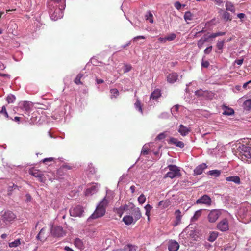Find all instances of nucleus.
Instances as JSON below:
<instances>
[{
    "mask_svg": "<svg viewBox=\"0 0 251 251\" xmlns=\"http://www.w3.org/2000/svg\"><path fill=\"white\" fill-rule=\"evenodd\" d=\"M49 8V14L50 18L54 21L63 17V10L65 8L66 4L60 5L57 7L54 6H48Z\"/></svg>",
    "mask_w": 251,
    "mask_h": 251,
    "instance_id": "f257e3e1",
    "label": "nucleus"
},
{
    "mask_svg": "<svg viewBox=\"0 0 251 251\" xmlns=\"http://www.w3.org/2000/svg\"><path fill=\"white\" fill-rule=\"evenodd\" d=\"M238 151L241 159L251 162V147L246 145H241L238 147Z\"/></svg>",
    "mask_w": 251,
    "mask_h": 251,
    "instance_id": "f03ea898",
    "label": "nucleus"
},
{
    "mask_svg": "<svg viewBox=\"0 0 251 251\" xmlns=\"http://www.w3.org/2000/svg\"><path fill=\"white\" fill-rule=\"evenodd\" d=\"M167 168L169 170V171L165 175V177L173 179L181 176L180 168L176 165H169Z\"/></svg>",
    "mask_w": 251,
    "mask_h": 251,
    "instance_id": "7ed1b4c3",
    "label": "nucleus"
},
{
    "mask_svg": "<svg viewBox=\"0 0 251 251\" xmlns=\"http://www.w3.org/2000/svg\"><path fill=\"white\" fill-rule=\"evenodd\" d=\"M1 220L6 224L13 222L16 218V215L10 210L1 212Z\"/></svg>",
    "mask_w": 251,
    "mask_h": 251,
    "instance_id": "20e7f679",
    "label": "nucleus"
},
{
    "mask_svg": "<svg viewBox=\"0 0 251 251\" xmlns=\"http://www.w3.org/2000/svg\"><path fill=\"white\" fill-rule=\"evenodd\" d=\"M238 214L243 218H251V205L246 204L241 206Z\"/></svg>",
    "mask_w": 251,
    "mask_h": 251,
    "instance_id": "39448f33",
    "label": "nucleus"
},
{
    "mask_svg": "<svg viewBox=\"0 0 251 251\" xmlns=\"http://www.w3.org/2000/svg\"><path fill=\"white\" fill-rule=\"evenodd\" d=\"M105 209L97 206L93 213L88 218L87 222H90L92 220L96 219L103 216L105 213Z\"/></svg>",
    "mask_w": 251,
    "mask_h": 251,
    "instance_id": "423d86ee",
    "label": "nucleus"
},
{
    "mask_svg": "<svg viewBox=\"0 0 251 251\" xmlns=\"http://www.w3.org/2000/svg\"><path fill=\"white\" fill-rule=\"evenodd\" d=\"M229 222L227 218L221 220L217 224V229L222 232L226 231L229 229Z\"/></svg>",
    "mask_w": 251,
    "mask_h": 251,
    "instance_id": "0eeeda50",
    "label": "nucleus"
},
{
    "mask_svg": "<svg viewBox=\"0 0 251 251\" xmlns=\"http://www.w3.org/2000/svg\"><path fill=\"white\" fill-rule=\"evenodd\" d=\"M221 215L220 210L217 209L212 210L207 216V219L210 223H215Z\"/></svg>",
    "mask_w": 251,
    "mask_h": 251,
    "instance_id": "6e6552de",
    "label": "nucleus"
},
{
    "mask_svg": "<svg viewBox=\"0 0 251 251\" xmlns=\"http://www.w3.org/2000/svg\"><path fill=\"white\" fill-rule=\"evenodd\" d=\"M84 212L83 208L80 205H77L70 210V213L71 216L80 217Z\"/></svg>",
    "mask_w": 251,
    "mask_h": 251,
    "instance_id": "1a4fd4ad",
    "label": "nucleus"
},
{
    "mask_svg": "<svg viewBox=\"0 0 251 251\" xmlns=\"http://www.w3.org/2000/svg\"><path fill=\"white\" fill-rule=\"evenodd\" d=\"M131 209V213L132 214V216L133 217L134 219V222H136L142 216V214L140 209L138 207H136L134 205L130 208Z\"/></svg>",
    "mask_w": 251,
    "mask_h": 251,
    "instance_id": "9d476101",
    "label": "nucleus"
},
{
    "mask_svg": "<svg viewBox=\"0 0 251 251\" xmlns=\"http://www.w3.org/2000/svg\"><path fill=\"white\" fill-rule=\"evenodd\" d=\"M51 232L54 236L58 237H62L65 234V232L62 227H53V225H52L51 227Z\"/></svg>",
    "mask_w": 251,
    "mask_h": 251,
    "instance_id": "9b49d317",
    "label": "nucleus"
},
{
    "mask_svg": "<svg viewBox=\"0 0 251 251\" xmlns=\"http://www.w3.org/2000/svg\"><path fill=\"white\" fill-rule=\"evenodd\" d=\"M100 185L98 183L92 184L85 191L86 196L92 195L97 193L99 190Z\"/></svg>",
    "mask_w": 251,
    "mask_h": 251,
    "instance_id": "f8f14e48",
    "label": "nucleus"
},
{
    "mask_svg": "<svg viewBox=\"0 0 251 251\" xmlns=\"http://www.w3.org/2000/svg\"><path fill=\"white\" fill-rule=\"evenodd\" d=\"M211 198L208 195H204L197 200L196 203L210 205L211 204Z\"/></svg>",
    "mask_w": 251,
    "mask_h": 251,
    "instance_id": "ddd939ff",
    "label": "nucleus"
},
{
    "mask_svg": "<svg viewBox=\"0 0 251 251\" xmlns=\"http://www.w3.org/2000/svg\"><path fill=\"white\" fill-rule=\"evenodd\" d=\"M179 248V244L174 240H170L168 243V249L169 251H177Z\"/></svg>",
    "mask_w": 251,
    "mask_h": 251,
    "instance_id": "4468645a",
    "label": "nucleus"
},
{
    "mask_svg": "<svg viewBox=\"0 0 251 251\" xmlns=\"http://www.w3.org/2000/svg\"><path fill=\"white\" fill-rule=\"evenodd\" d=\"M191 131L190 127H187L183 125H180L178 127V132L182 136H185Z\"/></svg>",
    "mask_w": 251,
    "mask_h": 251,
    "instance_id": "2eb2a0df",
    "label": "nucleus"
},
{
    "mask_svg": "<svg viewBox=\"0 0 251 251\" xmlns=\"http://www.w3.org/2000/svg\"><path fill=\"white\" fill-rule=\"evenodd\" d=\"M175 215L176 219L174 222L173 226H176L180 224L181 220V218L182 217V215L181 214V211L178 209L176 210L175 211Z\"/></svg>",
    "mask_w": 251,
    "mask_h": 251,
    "instance_id": "dca6fc26",
    "label": "nucleus"
},
{
    "mask_svg": "<svg viewBox=\"0 0 251 251\" xmlns=\"http://www.w3.org/2000/svg\"><path fill=\"white\" fill-rule=\"evenodd\" d=\"M169 144H172L176 147L183 148L184 147V144L183 142L178 141L176 138L171 137L168 141Z\"/></svg>",
    "mask_w": 251,
    "mask_h": 251,
    "instance_id": "f3484780",
    "label": "nucleus"
},
{
    "mask_svg": "<svg viewBox=\"0 0 251 251\" xmlns=\"http://www.w3.org/2000/svg\"><path fill=\"white\" fill-rule=\"evenodd\" d=\"M206 167L207 165L205 163H202L198 165L194 170V174L195 175H201Z\"/></svg>",
    "mask_w": 251,
    "mask_h": 251,
    "instance_id": "a211bd4d",
    "label": "nucleus"
},
{
    "mask_svg": "<svg viewBox=\"0 0 251 251\" xmlns=\"http://www.w3.org/2000/svg\"><path fill=\"white\" fill-rule=\"evenodd\" d=\"M178 75L176 73H172L169 74L167 77V81L170 83H174L178 79Z\"/></svg>",
    "mask_w": 251,
    "mask_h": 251,
    "instance_id": "6ab92c4d",
    "label": "nucleus"
},
{
    "mask_svg": "<svg viewBox=\"0 0 251 251\" xmlns=\"http://www.w3.org/2000/svg\"><path fill=\"white\" fill-rule=\"evenodd\" d=\"M137 247L131 244L125 246L123 249H117L114 251H136Z\"/></svg>",
    "mask_w": 251,
    "mask_h": 251,
    "instance_id": "aec40b11",
    "label": "nucleus"
},
{
    "mask_svg": "<svg viewBox=\"0 0 251 251\" xmlns=\"http://www.w3.org/2000/svg\"><path fill=\"white\" fill-rule=\"evenodd\" d=\"M66 0H50L48 2V6H60V5L65 4Z\"/></svg>",
    "mask_w": 251,
    "mask_h": 251,
    "instance_id": "412c9836",
    "label": "nucleus"
},
{
    "mask_svg": "<svg viewBox=\"0 0 251 251\" xmlns=\"http://www.w3.org/2000/svg\"><path fill=\"white\" fill-rule=\"evenodd\" d=\"M122 220L126 225H130L132 223H135L134 222V219H133V217L130 215H126L124 216Z\"/></svg>",
    "mask_w": 251,
    "mask_h": 251,
    "instance_id": "4be33fe9",
    "label": "nucleus"
},
{
    "mask_svg": "<svg viewBox=\"0 0 251 251\" xmlns=\"http://www.w3.org/2000/svg\"><path fill=\"white\" fill-rule=\"evenodd\" d=\"M226 180L227 181H231L235 184H240L241 183L240 178L238 176H231L226 177Z\"/></svg>",
    "mask_w": 251,
    "mask_h": 251,
    "instance_id": "5701e85b",
    "label": "nucleus"
},
{
    "mask_svg": "<svg viewBox=\"0 0 251 251\" xmlns=\"http://www.w3.org/2000/svg\"><path fill=\"white\" fill-rule=\"evenodd\" d=\"M30 174L32 175H33V176H34L35 177L38 178L39 180L41 182L44 181V176L42 173L39 172L38 171H37V170L32 171H31Z\"/></svg>",
    "mask_w": 251,
    "mask_h": 251,
    "instance_id": "b1692460",
    "label": "nucleus"
},
{
    "mask_svg": "<svg viewBox=\"0 0 251 251\" xmlns=\"http://www.w3.org/2000/svg\"><path fill=\"white\" fill-rule=\"evenodd\" d=\"M128 205L125 204L124 206H121L119 208H117L115 210V212L119 215L120 217H121L125 210L127 209Z\"/></svg>",
    "mask_w": 251,
    "mask_h": 251,
    "instance_id": "393cba45",
    "label": "nucleus"
},
{
    "mask_svg": "<svg viewBox=\"0 0 251 251\" xmlns=\"http://www.w3.org/2000/svg\"><path fill=\"white\" fill-rule=\"evenodd\" d=\"M74 245L76 248L79 249H83L84 248L83 242L81 239L78 238H77L75 240Z\"/></svg>",
    "mask_w": 251,
    "mask_h": 251,
    "instance_id": "a878e982",
    "label": "nucleus"
},
{
    "mask_svg": "<svg viewBox=\"0 0 251 251\" xmlns=\"http://www.w3.org/2000/svg\"><path fill=\"white\" fill-rule=\"evenodd\" d=\"M30 103L29 102L24 101L20 105V107L23 110L28 111L30 109Z\"/></svg>",
    "mask_w": 251,
    "mask_h": 251,
    "instance_id": "bb28decb",
    "label": "nucleus"
},
{
    "mask_svg": "<svg viewBox=\"0 0 251 251\" xmlns=\"http://www.w3.org/2000/svg\"><path fill=\"white\" fill-rule=\"evenodd\" d=\"M108 204V200L107 199L106 197H104L100 202L98 204V206L100 208L105 209L106 210V208Z\"/></svg>",
    "mask_w": 251,
    "mask_h": 251,
    "instance_id": "cd10ccee",
    "label": "nucleus"
},
{
    "mask_svg": "<svg viewBox=\"0 0 251 251\" xmlns=\"http://www.w3.org/2000/svg\"><path fill=\"white\" fill-rule=\"evenodd\" d=\"M161 96L160 91L158 89L155 90L152 92L150 96L151 100H156Z\"/></svg>",
    "mask_w": 251,
    "mask_h": 251,
    "instance_id": "c85d7f7f",
    "label": "nucleus"
},
{
    "mask_svg": "<svg viewBox=\"0 0 251 251\" xmlns=\"http://www.w3.org/2000/svg\"><path fill=\"white\" fill-rule=\"evenodd\" d=\"M45 231V228H42L39 232V234L37 235L36 237L37 239L40 240V241H45L47 238L46 236H44Z\"/></svg>",
    "mask_w": 251,
    "mask_h": 251,
    "instance_id": "c756f323",
    "label": "nucleus"
},
{
    "mask_svg": "<svg viewBox=\"0 0 251 251\" xmlns=\"http://www.w3.org/2000/svg\"><path fill=\"white\" fill-rule=\"evenodd\" d=\"M225 42V40L217 41L216 44V48L219 51H216L217 52H219L220 53L222 52V50L224 47Z\"/></svg>",
    "mask_w": 251,
    "mask_h": 251,
    "instance_id": "7c9ffc66",
    "label": "nucleus"
},
{
    "mask_svg": "<svg viewBox=\"0 0 251 251\" xmlns=\"http://www.w3.org/2000/svg\"><path fill=\"white\" fill-rule=\"evenodd\" d=\"M243 107L244 110L249 111L251 109V99L245 100L243 104Z\"/></svg>",
    "mask_w": 251,
    "mask_h": 251,
    "instance_id": "2f4dec72",
    "label": "nucleus"
},
{
    "mask_svg": "<svg viewBox=\"0 0 251 251\" xmlns=\"http://www.w3.org/2000/svg\"><path fill=\"white\" fill-rule=\"evenodd\" d=\"M194 15L190 11H187L185 13L184 18L185 21L188 23V21H191L193 19Z\"/></svg>",
    "mask_w": 251,
    "mask_h": 251,
    "instance_id": "473e14b6",
    "label": "nucleus"
},
{
    "mask_svg": "<svg viewBox=\"0 0 251 251\" xmlns=\"http://www.w3.org/2000/svg\"><path fill=\"white\" fill-rule=\"evenodd\" d=\"M170 205V202L167 200L165 201H161L158 203V206L161 207L163 209L168 207Z\"/></svg>",
    "mask_w": 251,
    "mask_h": 251,
    "instance_id": "72a5a7b5",
    "label": "nucleus"
},
{
    "mask_svg": "<svg viewBox=\"0 0 251 251\" xmlns=\"http://www.w3.org/2000/svg\"><path fill=\"white\" fill-rule=\"evenodd\" d=\"M218 236V233L216 231H213L210 233V235L208 237V241L210 242L214 241Z\"/></svg>",
    "mask_w": 251,
    "mask_h": 251,
    "instance_id": "f704fd0d",
    "label": "nucleus"
},
{
    "mask_svg": "<svg viewBox=\"0 0 251 251\" xmlns=\"http://www.w3.org/2000/svg\"><path fill=\"white\" fill-rule=\"evenodd\" d=\"M134 106L137 110L143 114L142 105L140 100H137L134 103Z\"/></svg>",
    "mask_w": 251,
    "mask_h": 251,
    "instance_id": "c9c22d12",
    "label": "nucleus"
},
{
    "mask_svg": "<svg viewBox=\"0 0 251 251\" xmlns=\"http://www.w3.org/2000/svg\"><path fill=\"white\" fill-rule=\"evenodd\" d=\"M144 208L146 211L145 215L146 216H147L148 220L149 221L150 220V213L152 207L151 205L148 204L144 207Z\"/></svg>",
    "mask_w": 251,
    "mask_h": 251,
    "instance_id": "e433bc0d",
    "label": "nucleus"
},
{
    "mask_svg": "<svg viewBox=\"0 0 251 251\" xmlns=\"http://www.w3.org/2000/svg\"><path fill=\"white\" fill-rule=\"evenodd\" d=\"M226 10L231 12H235V8L233 5L230 2H226Z\"/></svg>",
    "mask_w": 251,
    "mask_h": 251,
    "instance_id": "4c0bfd02",
    "label": "nucleus"
},
{
    "mask_svg": "<svg viewBox=\"0 0 251 251\" xmlns=\"http://www.w3.org/2000/svg\"><path fill=\"white\" fill-rule=\"evenodd\" d=\"M225 110L224 111L223 114L225 115H232L234 113V111L233 109L231 108H227L225 107Z\"/></svg>",
    "mask_w": 251,
    "mask_h": 251,
    "instance_id": "58836bf2",
    "label": "nucleus"
},
{
    "mask_svg": "<svg viewBox=\"0 0 251 251\" xmlns=\"http://www.w3.org/2000/svg\"><path fill=\"white\" fill-rule=\"evenodd\" d=\"M201 210H197L195 212L194 216L191 218L192 222L196 221L201 215Z\"/></svg>",
    "mask_w": 251,
    "mask_h": 251,
    "instance_id": "ea45409f",
    "label": "nucleus"
},
{
    "mask_svg": "<svg viewBox=\"0 0 251 251\" xmlns=\"http://www.w3.org/2000/svg\"><path fill=\"white\" fill-rule=\"evenodd\" d=\"M226 32H218L216 33H213L208 36V38H214L218 36H223L225 35Z\"/></svg>",
    "mask_w": 251,
    "mask_h": 251,
    "instance_id": "a19ab883",
    "label": "nucleus"
},
{
    "mask_svg": "<svg viewBox=\"0 0 251 251\" xmlns=\"http://www.w3.org/2000/svg\"><path fill=\"white\" fill-rule=\"evenodd\" d=\"M145 18L147 20H148L151 23H153V15L151 11H149L147 12Z\"/></svg>",
    "mask_w": 251,
    "mask_h": 251,
    "instance_id": "79ce46f5",
    "label": "nucleus"
},
{
    "mask_svg": "<svg viewBox=\"0 0 251 251\" xmlns=\"http://www.w3.org/2000/svg\"><path fill=\"white\" fill-rule=\"evenodd\" d=\"M6 100L8 103H12L15 101L16 97L14 95L10 94L7 96Z\"/></svg>",
    "mask_w": 251,
    "mask_h": 251,
    "instance_id": "37998d69",
    "label": "nucleus"
},
{
    "mask_svg": "<svg viewBox=\"0 0 251 251\" xmlns=\"http://www.w3.org/2000/svg\"><path fill=\"white\" fill-rule=\"evenodd\" d=\"M20 244H21L20 240L19 239H18L14 240V241H13L12 242L9 243V246L10 248L16 247L18 246H19V245H20Z\"/></svg>",
    "mask_w": 251,
    "mask_h": 251,
    "instance_id": "c03bdc74",
    "label": "nucleus"
},
{
    "mask_svg": "<svg viewBox=\"0 0 251 251\" xmlns=\"http://www.w3.org/2000/svg\"><path fill=\"white\" fill-rule=\"evenodd\" d=\"M221 174V172L218 170H213L211 171H209L208 172V174L209 175L214 176L215 177L218 176Z\"/></svg>",
    "mask_w": 251,
    "mask_h": 251,
    "instance_id": "a18cd8bd",
    "label": "nucleus"
},
{
    "mask_svg": "<svg viewBox=\"0 0 251 251\" xmlns=\"http://www.w3.org/2000/svg\"><path fill=\"white\" fill-rule=\"evenodd\" d=\"M110 93L111 94V98L112 99L113 98H117V97L119 95V92L117 89H112L110 90Z\"/></svg>",
    "mask_w": 251,
    "mask_h": 251,
    "instance_id": "49530a36",
    "label": "nucleus"
},
{
    "mask_svg": "<svg viewBox=\"0 0 251 251\" xmlns=\"http://www.w3.org/2000/svg\"><path fill=\"white\" fill-rule=\"evenodd\" d=\"M83 75L80 73L77 75L75 79V83L77 85L82 84L80 81L81 78L83 77Z\"/></svg>",
    "mask_w": 251,
    "mask_h": 251,
    "instance_id": "de8ad7c7",
    "label": "nucleus"
},
{
    "mask_svg": "<svg viewBox=\"0 0 251 251\" xmlns=\"http://www.w3.org/2000/svg\"><path fill=\"white\" fill-rule=\"evenodd\" d=\"M146 200V197L143 194H141L138 198V201L141 204H143L145 202Z\"/></svg>",
    "mask_w": 251,
    "mask_h": 251,
    "instance_id": "09e8293b",
    "label": "nucleus"
},
{
    "mask_svg": "<svg viewBox=\"0 0 251 251\" xmlns=\"http://www.w3.org/2000/svg\"><path fill=\"white\" fill-rule=\"evenodd\" d=\"M222 18L225 20V21H228V20H231L230 18V14L226 11H224L223 15Z\"/></svg>",
    "mask_w": 251,
    "mask_h": 251,
    "instance_id": "8fccbe9b",
    "label": "nucleus"
},
{
    "mask_svg": "<svg viewBox=\"0 0 251 251\" xmlns=\"http://www.w3.org/2000/svg\"><path fill=\"white\" fill-rule=\"evenodd\" d=\"M175 7L178 10H180L181 8L185 7V4H181L179 1H176L174 3Z\"/></svg>",
    "mask_w": 251,
    "mask_h": 251,
    "instance_id": "3c124183",
    "label": "nucleus"
},
{
    "mask_svg": "<svg viewBox=\"0 0 251 251\" xmlns=\"http://www.w3.org/2000/svg\"><path fill=\"white\" fill-rule=\"evenodd\" d=\"M176 38V35L175 33H171L168 36H166V39L167 41H173Z\"/></svg>",
    "mask_w": 251,
    "mask_h": 251,
    "instance_id": "603ef678",
    "label": "nucleus"
},
{
    "mask_svg": "<svg viewBox=\"0 0 251 251\" xmlns=\"http://www.w3.org/2000/svg\"><path fill=\"white\" fill-rule=\"evenodd\" d=\"M169 117V114L168 112H162L161 114H160L158 117L160 119H167Z\"/></svg>",
    "mask_w": 251,
    "mask_h": 251,
    "instance_id": "864d4df0",
    "label": "nucleus"
},
{
    "mask_svg": "<svg viewBox=\"0 0 251 251\" xmlns=\"http://www.w3.org/2000/svg\"><path fill=\"white\" fill-rule=\"evenodd\" d=\"M205 41H206V39H202V38H201V39H200V40L198 41V43H197V45H198V47H199V48H201L202 47V46H203V45Z\"/></svg>",
    "mask_w": 251,
    "mask_h": 251,
    "instance_id": "5fc2aeb1",
    "label": "nucleus"
},
{
    "mask_svg": "<svg viewBox=\"0 0 251 251\" xmlns=\"http://www.w3.org/2000/svg\"><path fill=\"white\" fill-rule=\"evenodd\" d=\"M141 153L144 155H146L148 153V148L146 145H145L143 147L142 151H141Z\"/></svg>",
    "mask_w": 251,
    "mask_h": 251,
    "instance_id": "6e6d98bb",
    "label": "nucleus"
},
{
    "mask_svg": "<svg viewBox=\"0 0 251 251\" xmlns=\"http://www.w3.org/2000/svg\"><path fill=\"white\" fill-rule=\"evenodd\" d=\"M166 137V135L164 132L159 134L156 137V140H162Z\"/></svg>",
    "mask_w": 251,
    "mask_h": 251,
    "instance_id": "4d7b16f0",
    "label": "nucleus"
},
{
    "mask_svg": "<svg viewBox=\"0 0 251 251\" xmlns=\"http://www.w3.org/2000/svg\"><path fill=\"white\" fill-rule=\"evenodd\" d=\"M54 158L53 157L46 158L43 159L41 162L47 164L48 162H52L54 160Z\"/></svg>",
    "mask_w": 251,
    "mask_h": 251,
    "instance_id": "13d9d810",
    "label": "nucleus"
},
{
    "mask_svg": "<svg viewBox=\"0 0 251 251\" xmlns=\"http://www.w3.org/2000/svg\"><path fill=\"white\" fill-rule=\"evenodd\" d=\"M179 107V105H176L171 109V113L173 115H175V112L178 111Z\"/></svg>",
    "mask_w": 251,
    "mask_h": 251,
    "instance_id": "bf43d9fd",
    "label": "nucleus"
},
{
    "mask_svg": "<svg viewBox=\"0 0 251 251\" xmlns=\"http://www.w3.org/2000/svg\"><path fill=\"white\" fill-rule=\"evenodd\" d=\"M0 113L1 114H3L6 117H7V118L8 117V113H7V112L6 111V109L5 106H3L2 107V109H1V111H0Z\"/></svg>",
    "mask_w": 251,
    "mask_h": 251,
    "instance_id": "052dcab7",
    "label": "nucleus"
},
{
    "mask_svg": "<svg viewBox=\"0 0 251 251\" xmlns=\"http://www.w3.org/2000/svg\"><path fill=\"white\" fill-rule=\"evenodd\" d=\"M131 66L129 65H126L124 67V72L127 73L129 72L131 69Z\"/></svg>",
    "mask_w": 251,
    "mask_h": 251,
    "instance_id": "680f3d73",
    "label": "nucleus"
},
{
    "mask_svg": "<svg viewBox=\"0 0 251 251\" xmlns=\"http://www.w3.org/2000/svg\"><path fill=\"white\" fill-rule=\"evenodd\" d=\"M212 46H209L208 47L206 48L204 50V53L205 54H209V53H210V52L212 50Z\"/></svg>",
    "mask_w": 251,
    "mask_h": 251,
    "instance_id": "e2e57ef3",
    "label": "nucleus"
},
{
    "mask_svg": "<svg viewBox=\"0 0 251 251\" xmlns=\"http://www.w3.org/2000/svg\"><path fill=\"white\" fill-rule=\"evenodd\" d=\"M145 38H146V37L144 36L140 35V36H137L134 37L132 39V40L133 41H136L137 40H139V39H145Z\"/></svg>",
    "mask_w": 251,
    "mask_h": 251,
    "instance_id": "0e129e2a",
    "label": "nucleus"
},
{
    "mask_svg": "<svg viewBox=\"0 0 251 251\" xmlns=\"http://www.w3.org/2000/svg\"><path fill=\"white\" fill-rule=\"evenodd\" d=\"M244 59H236L234 61V63L237 64V65L241 66L243 63Z\"/></svg>",
    "mask_w": 251,
    "mask_h": 251,
    "instance_id": "69168bd1",
    "label": "nucleus"
},
{
    "mask_svg": "<svg viewBox=\"0 0 251 251\" xmlns=\"http://www.w3.org/2000/svg\"><path fill=\"white\" fill-rule=\"evenodd\" d=\"M18 187V186L14 184H12V186H9L8 187V191L9 192V191H11L12 190V189H15L16 188H17Z\"/></svg>",
    "mask_w": 251,
    "mask_h": 251,
    "instance_id": "338daca9",
    "label": "nucleus"
},
{
    "mask_svg": "<svg viewBox=\"0 0 251 251\" xmlns=\"http://www.w3.org/2000/svg\"><path fill=\"white\" fill-rule=\"evenodd\" d=\"M201 65L202 67H203L204 68H207L209 65V63L207 61H203L201 63Z\"/></svg>",
    "mask_w": 251,
    "mask_h": 251,
    "instance_id": "774afa93",
    "label": "nucleus"
}]
</instances>
